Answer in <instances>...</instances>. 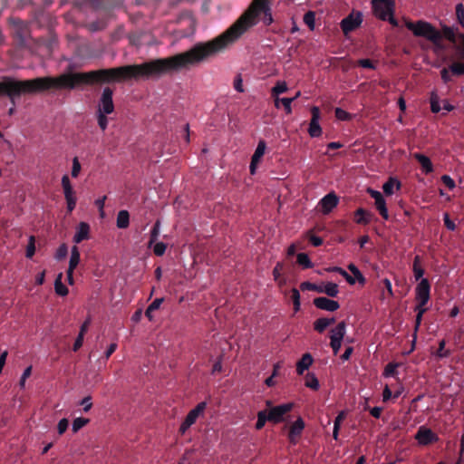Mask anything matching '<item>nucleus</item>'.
Instances as JSON below:
<instances>
[{
  "label": "nucleus",
  "mask_w": 464,
  "mask_h": 464,
  "mask_svg": "<svg viewBox=\"0 0 464 464\" xmlns=\"http://www.w3.org/2000/svg\"><path fill=\"white\" fill-rule=\"evenodd\" d=\"M67 254H68V246L65 243H63L57 248V250L54 254V257L56 260L60 261V260H63V258H65Z\"/></svg>",
  "instance_id": "obj_40"
},
{
  "label": "nucleus",
  "mask_w": 464,
  "mask_h": 464,
  "mask_svg": "<svg viewBox=\"0 0 464 464\" xmlns=\"http://www.w3.org/2000/svg\"><path fill=\"white\" fill-rule=\"evenodd\" d=\"M444 223L448 229L453 231L456 228V226L453 221L450 219L449 214L445 213L444 216Z\"/></svg>",
  "instance_id": "obj_59"
},
{
  "label": "nucleus",
  "mask_w": 464,
  "mask_h": 464,
  "mask_svg": "<svg viewBox=\"0 0 464 464\" xmlns=\"http://www.w3.org/2000/svg\"><path fill=\"white\" fill-rule=\"evenodd\" d=\"M163 301V298H156L148 307L150 308V310L152 311L158 310L160 307Z\"/></svg>",
  "instance_id": "obj_60"
},
{
  "label": "nucleus",
  "mask_w": 464,
  "mask_h": 464,
  "mask_svg": "<svg viewBox=\"0 0 464 464\" xmlns=\"http://www.w3.org/2000/svg\"><path fill=\"white\" fill-rule=\"evenodd\" d=\"M338 202L339 198L334 192L325 195L319 202L321 212L324 215L329 214Z\"/></svg>",
  "instance_id": "obj_17"
},
{
  "label": "nucleus",
  "mask_w": 464,
  "mask_h": 464,
  "mask_svg": "<svg viewBox=\"0 0 464 464\" xmlns=\"http://www.w3.org/2000/svg\"><path fill=\"white\" fill-rule=\"evenodd\" d=\"M112 94L113 92L110 88H104L98 102L96 117L98 125L102 131L108 128L107 115L114 111Z\"/></svg>",
  "instance_id": "obj_4"
},
{
  "label": "nucleus",
  "mask_w": 464,
  "mask_h": 464,
  "mask_svg": "<svg viewBox=\"0 0 464 464\" xmlns=\"http://www.w3.org/2000/svg\"><path fill=\"white\" fill-rule=\"evenodd\" d=\"M80 404L83 407L85 412L89 411L92 407V397L90 395L84 397L80 401Z\"/></svg>",
  "instance_id": "obj_53"
},
{
  "label": "nucleus",
  "mask_w": 464,
  "mask_h": 464,
  "mask_svg": "<svg viewBox=\"0 0 464 464\" xmlns=\"http://www.w3.org/2000/svg\"><path fill=\"white\" fill-rule=\"evenodd\" d=\"M445 344H446V343L444 340H441L439 343V349L436 353V355L439 358H444V357L449 356V354H450L449 351L445 350Z\"/></svg>",
  "instance_id": "obj_51"
},
{
  "label": "nucleus",
  "mask_w": 464,
  "mask_h": 464,
  "mask_svg": "<svg viewBox=\"0 0 464 464\" xmlns=\"http://www.w3.org/2000/svg\"><path fill=\"white\" fill-rule=\"evenodd\" d=\"M287 90L288 88L286 82L285 81H278L271 89V94L273 97H277L280 94L285 92Z\"/></svg>",
  "instance_id": "obj_28"
},
{
  "label": "nucleus",
  "mask_w": 464,
  "mask_h": 464,
  "mask_svg": "<svg viewBox=\"0 0 464 464\" xmlns=\"http://www.w3.org/2000/svg\"><path fill=\"white\" fill-rule=\"evenodd\" d=\"M405 26L412 32L415 36L423 37L434 44H439L442 39L441 33L431 24L426 21L411 22L404 19Z\"/></svg>",
  "instance_id": "obj_3"
},
{
  "label": "nucleus",
  "mask_w": 464,
  "mask_h": 464,
  "mask_svg": "<svg viewBox=\"0 0 464 464\" xmlns=\"http://www.w3.org/2000/svg\"><path fill=\"white\" fill-rule=\"evenodd\" d=\"M356 222L360 224H367L370 222V214L362 208H359L356 211Z\"/></svg>",
  "instance_id": "obj_36"
},
{
  "label": "nucleus",
  "mask_w": 464,
  "mask_h": 464,
  "mask_svg": "<svg viewBox=\"0 0 464 464\" xmlns=\"http://www.w3.org/2000/svg\"><path fill=\"white\" fill-rule=\"evenodd\" d=\"M61 184L66 200L67 210L72 212L76 207L77 198L68 175L65 174L62 177Z\"/></svg>",
  "instance_id": "obj_9"
},
{
  "label": "nucleus",
  "mask_w": 464,
  "mask_h": 464,
  "mask_svg": "<svg viewBox=\"0 0 464 464\" xmlns=\"http://www.w3.org/2000/svg\"><path fill=\"white\" fill-rule=\"evenodd\" d=\"M430 109L432 112H439L441 110L440 105L439 97L436 93L432 92L430 96Z\"/></svg>",
  "instance_id": "obj_42"
},
{
  "label": "nucleus",
  "mask_w": 464,
  "mask_h": 464,
  "mask_svg": "<svg viewBox=\"0 0 464 464\" xmlns=\"http://www.w3.org/2000/svg\"><path fill=\"white\" fill-rule=\"evenodd\" d=\"M383 284H384L385 288L387 290L388 295L390 297L393 296V291H392V286L391 281L388 278H385V279H383Z\"/></svg>",
  "instance_id": "obj_63"
},
{
  "label": "nucleus",
  "mask_w": 464,
  "mask_h": 464,
  "mask_svg": "<svg viewBox=\"0 0 464 464\" xmlns=\"http://www.w3.org/2000/svg\"><path fill=\"white\" fill-rule=\"evenodd\" d=\"M450 72L457 75L464 74V63H454L450 66Z\"/></svg>",
  "instance_id": "obj_48"
},
{
  "label": "nucleus",
  "mask_w": 464,
  "mask_h": 464,
  "mask_svg": "<svg viewBox=\"0 0 464 464\" xmlns=\"http://www.w3.org/2000/svg\"><path fill=\"white\" fill-rule=\"evenodd\" d=\"M291 294H292V296H291L292 301L294 304V311H295V313H297L301 307L300 293L296 288H293L291 290Z\"/></svg>",
  "instance_id": "obj_39"
},
{
  "label": "nucleus",
  "mask_w": 464,
  "mask_h": 464,
  "mask_svg": "<svg viewBox=\"0 0 464 464\" xmlns=\"http://www.w3.org/2000/svg\"><path fill=\"white\" fill-rule=\"evenodd\" d=\"M68 426H69V421L67 419L63 418V419L60 420L58 422V425H57L58 433L60 435L63 434L66 431V430L68 429Z\"/></svg>",
  "instance_id": "obj_54"
},
{
  "label": "nucleus",
  "mask_w": 464,
  "mask_h": 464,
  "mask_svg": "<svg viewBox=\"0 0 464 464\" xmlns=\"http://www.w3.org/2000/svg\"><path fill=\"white\" fill-rule=\"evenodd\" d=\"M269 413L268 411H261L257 413V420H256V430H261L266 421H269Z\"/></svg>",
  "instance_id": "obj_30"
},
{
  "label": "nucleus",
  "mask_w": 464,
  "mask_h": 464,
  "mask_svg": "<svg viewBox=\"0 0 464 464\" xmlns=\"http://www.w3.org/2000/svg\"><path fill=\"white\" fill-rule=\"evenodd\" d=\"M167 249V245L163 242H155L153 244V252L156 256H161Z\"/></svg>",
  "instance_id": "obj_44"
},
{
  "label": "nucleus",
  "mask_w": 464,
  "mask_h": 464,
  "mask_svg": "<svg viewBox=\"0 0 464 464\" xmlns=\"http://www.w3.org/2000/svg\"><path fill=\"white\" fill-rule=\"evenodd\" d=\"M206 408L207 403L205 401H201L198 403L192 410H190L180 424L179 432L181 435H185L188 429L194 425L199 418L204 416Z\"/></svg>",
  "instance_id": "obj_5"
},
{
  "label": "nucleus",
  "mask_w": 464,
  "mask_h": 464,
  "mask_svg": "<svg viewBox=\"0 0 464 464\" xmlns=\"http://www.w3.org/2000/svg\"><path fill=\"white\" fill-rule=\"evenodd\" d=\"M282 270H283L282 263H277L273 269L274 279H275V281L278 282L279 285H282L283 284H285V280L280 279Z\"/></svg>",
  "instance_id": "obj_41"
},
{
  "label": "nucleus",
  "mask_w": 464,
  "mask_h": 464,
  "mask_svg": "<svg viewBox=\"0 0 464 464\" xmlns=\"http://www.w3.org/2000/svg\"><path fill=\"white\" fill-rule=\"evenodd\" d=\"M372 4L374 14L383 21L393 13L394 0H372Z\"/></svg>",
  "instance_id": "obj_8"
},
{
  "label": "nucleus",
  "mask_w": 464,
  "mask_h": 464,
  "mask_svg": "<svg viewBox=\"0 0 464 464\" xmlns=\"http://www.w3.org/2000/svg\"><path fill=\"white\" fill-rule=\"evenodd\" d=\"M456 15L459 23L464 28V5L462 4L456 5Z\"/></svg>",
  "instance_id": "obj_46"
},
{
  "label": "nucleus",
  "mask_w": 464,
  "mask_h": 464,
  "mask_svg": "<svg viewBox=\"0 0 464 464\" xmlns=\"http://www.w3.org/2000/svg\"><path fill=\"white\" fill-rule=\"evenodd\" d=\"M335 322L334 317L332 318H319L314 323V329L318 333H323L328 326L333 324Z\"/></svg>",
  "instance_id": "obj_24"
},
{
  "label": "nucleus",
  "mask_w": 464,
  "mask_h": 464,
  "mask_svg": "<svg viewBox=\"0 0 464 464\" xmlns=\"http://www.w3.org/2000/svg\"><path fill=\"white\" fill-rule=\"evenodd\" d=\"M315 307L321 310L334 312L339 309L340 304L337 301L329 299L327 297H317L314 299Z\"/></svg>",
  "instance_id": "obj_18"
},
{
  "label": "nucleus",
  "mask_w": 464,
  "mask_h": 464,
  "mask_svg": "<svg viewBox=\"0 0 464 464\" xmlns=\"http://www.w3.org/2000/svg\"><path fill=\"white\" fill-rule=\"evenodd\" d=\"M304 421L301 417H298L290 426L288 439L289 441L295 445L298 441L299 437L301 436L304 429Z\"/></svg>",
  "instance_id": "obj_16"
},
{
  "label": "nucleus",
  "mask_w": 464,
  "mask_h": 464,
  "mask_svg": "<svg viewBox=\"0 0 464 464\" xmlns=\"http://www.w3.org/2000/svg\"><path fill=\"white\" fill-rule=\"evenodd\" d=\"M32 372V366H28L23 372L21 379L19 381V386L21 389H24L25 387V381L26 379L31 375Z\"/></svg>",
  "instance_id": "obj_52"
},
{
  "label": "nucleus",
  "mask_w": 464,
  "mask_h": 464,
  "mask_svg": "<svg viewBox=\"0 0 464 464\" xmlns=\"http://www.w3.org/2000/svg\"><path fill=\"white\" fill-rule=\"evenodd\" d=\"M89 423V419L86 418H76L73 420L72 424V430L74 433L78 432L82 428Z\"/></svg>",
  "instance_id": "obj_34"
},
{
  "label": "nucleus",
  "mask_w": 464,
  "mask_h": 464,
  "mask_svg": "<svg viewBox=\"0 0 464 464\" xmlns=\"http://www.w3.org/2000/svg\"><path fill=\"white\" fill-rule=\"evenodd\" d=\"M335 117L340 121H350L353 119V116L349 112L341 108L335 109Z\"/></svg>",
  "instance_id": "obj_45"
},
{
  "label": "nucleus",
  "mask_w": 464,
  "mask_h": 464,
  "mask_svg": "<svg viewBox=\"0 0 464 464\" xmlns=\"http://www.w3.org/2000/svg\"><path fill=\"white\" fill-rule=\"evenodd\" d=\"M297 263L304 268H311L313 266V263L308 255L304 253H299L297 255Z\"/></svg>",
  "instance_id": "obj_37"
},
{
  "label": "nucleus",
  "mask_w": 464,
  "mask_h": 464,
  "mask_svg": "<svg viewBox=\"0 0 464 464\" xmlns=\"http://www.w3.org/2000/svg\"><path fill=\"white\" fill-rule=\"evenodd\" d=\"M430 285L426 278H422L416 286L415 298L417 301L416 307H425L430 300Z\"/></svg>",
  "instance_id": "obj_10"
},
{
  "label": "nucleus",
  "mask_w": 464,
  "mask_h": 464,
  "mask_svg": "<svg viewBox=\"0 0 464 464\" xmlns=\"http://www.w3.org/2000/svg\"><path fill=\"white\" fill-rule=\"evenodd\" d=\"M413 274L416 280L422 279V276L424 275V269L422 268L420 265V258L419 256H416L414 257L413 261Z\"/></svg>",
  "instance_id": "obj_27"
},
{
  "label": "nucleus",
  "mask_w": 464,
  "mask_h": 464,
  "mask_svg": "<svg viewBox=\"0 0 464 464\" xmlns=\"http://www.w3.org/2000/svg\"><path fill=\"white\" fill-rule=\"evenodd\" d=\"M83 337H84V334H82L79 333V334L74 342V344H73V351H77L80 347H82V343H83Z\"/></svg>",
  "instance_id": "obj_61"
},
{
  "label": "nucleus",
  "mask_w": 464,
  "mask_h": 464,
  "mask_svg": "<svg viewBox=\"0 0 464 464\" xmlns=\"http://www.w3.org/2000/svg\"><path fill=\"white\" fill-rule=\"evenodd\" d=\"M367 193L374 199V206L376 209L379 211L380 215L385 219H389V212L386 206V200L384 199L382 194L372 188H367Z\"/></svg>",
  "instance_id": "obj_13"
},
{
  "label": "nucleus",
  "mask_w": 464,
  "mask_h": 464,
  "mask_svg": "<svg viewBox=\"0 0 464 464\" xmlns=\"http://www.w3.org/2000/svg\"><path fill=\"white\" fill-rule=\"evenodd\" d=\"M45 280V270H43L35 276V284L42 285Z\"/></svg>",
  "instance_id": "obj_62"
},
{
  "label": "nucleus",
  "mask_w": 464,
  "mask_h": 464,
  "mask_svg": "<svg viewBox=\"0 0 464 464\" xmlns=\"http://www.w3.org/2000/svg\"><path fill=\"white\" fill-rule=\"evenodd\" d=\"M415 310L417 311L416 324H415V333H416L420 325L422 315L426 311V307H415Z\"/></svg>",
  "instance_id": "obj_49"
},
{
  "label": "nucleus",
  "mask_w": 464,
  "mask_h": 464,
  "mask_svg": "<svg viewBox=\"0 0 464 464\" xmlns=\"http://www.w3.org/2000/svg\"><path fill=\"white\" fill-rule=\"evenodd\" d=\"M266 405L269 407V421L273 423H279L284 421L285 420V414L290 412L294 408V403L292 402L271 406V401H267Z\"/></svg>",
  "instance_id": "obj_6"
},
{
  "label": "nucleus",
  "mask_w": 464,
  "mask_h": 464,
  "mask_svg": "<svg viewBox=\"0 0 464 464\" xmlns=\"http://www.w3.org/2000/svg\"><path fill=\"white\" fill-rule=\"evenodd\" d=\"M304 23L309 27L311 31H314L315 28V13L313 11H308L304 15Z\"/></svg>",
  "instance_id": "obj_32"
},
{
  "label": "nucleus",
  "mask_w": 464,
  "mask_h": 464,
  "mask_svg": "<svg viewBox=\"0 0 464 464\" xmlns=\"http://www.w3.org/2000/svg\"><path fill=\"white\" fill-rule=\"evenodd\" d=\"M306 237L314 246H319L323 244V239L317 236H314L311 231L306 233Z\"/></svg>",
  "instance_id": "obj_50"
},
{
  "label": "nucleus",
  "mask_w": 464,
  "mask_h": 464,
  "mask_svg": "<svg viewBox=\"0 0 464 464\" xmlns=\"http://www.w3.org/2000/svg\"><path fill=\"white\" fill-rule=\"evenodd\" d=\"M63 275L59 273L54 280V292L59 296H66L69 294L67 286L63 282Z\"/></svg>",
  "instance_id": "obj_21"
},
{
  "label": "nucleus",
  "mask_w": 464,
  "mask_h": 464,
  "mask_svg": "<svg viewBox=\"0 0 464 464\" xmlns=\"http://www.w3.org/2000/svg\"><path fill=\"white\" fill-rule=\"evenodd\" d=\"M121 81H125V66L88 72L63 73L58 77H41L26 81L6 79L0 82V95L5 94L13 100L21 94L49 89H73L80 84Z\"/></svg>",
  "instance_id": "obj_1"
},
{
  "label": "nucleus",
  "mask_w": 464,
  "mask_h": 464,
  "mask_svg": "<svg viewBox=\"0 0 464 464\" xmlns=\"http://www.w3.org/2000/svg\"><path fill=\"white\" fill-rule=\"evenodd\" d=\"M392 396V391L390 390L389 386L386 385L383 389V392H382V400L383 401H387L388 400H390Z\"/></svg>",
  "instance_id": "obj_64"
},
{
  "label": "nucleus",
  "mask_w": 464,
  "mask_h": 464,
  "mask_svg": "<svg viewBox=\"0 0 464 464\" xmlns=\"http://www.w3.org/2000/svg\"><path fill=\"white\" fill-rule=\"evenodd\" d=\"M362 23V15L360 12H352L341 22V28L345 35L358 28Z\"/></svg>",
  "instance_id": "obj_11"
},
{
  "label": "nucleus",
  "mask_w": 464,
  "mask_h": 464,
  "mask_svg": "<svg viewBox=\"0 0 464 464\" xmlns=\"http://www.w3.org/2000/svg\"><path fill=\"white\" fill-rule=\"evenodd\" d=\"M324 294L327 295L330 297H335L339 293V288L337 284L328 282L324 283Z\"/></svg>",
  "instance_id": "obj_31"
},
{
  "label": "nucleus",
  "mask_w": 464,
  "mask_h": 464,
  "mask_svg": "<svg viewBox=\"0 0 464 464\" xmlns=\"http://www.w3.org/2000/svg\"><path fill=\"white\" fill-rule=\"evenodd\" d=\"M401 188V183L397 179L390 178L387 182H385L382 186L383 192L387 196H392L394 194L396 190H399Z\"/></svg>",
  "instance_id": "obj_22"
},
{
  "label": "nucleus",
  "mask_w": 464,
  "mask_h": 464,
  "mask_svg": "<svg viewBox=\"0 0 464 464\" xmlns=\"http://www.w3.org/2000/svg\"><path fill=\"white\" fill-rule=\"evenodd\" d=\"M90 225L86 222H80L76 227L75 234L72 237V240L75 244H79L83 240H87L90 238Z\"/></svg>",
  "instance_id": "obj_19"
},
{
  "label": "nucleus",
  "mask_w": 464,
  "mask_h": 464,
  "mask_svg": "<svg viewBox=\"0 0 464 464\" xmlns=\"http://www.w3.org/2000/svg\"><path fill=\"white\" fill-rule=\"evenodd\" d=\"M314 359L310 353L303 354L302 358L296 363V372L298 374H303L312 364Z\"/></svg>",
  "instance_id": "obj_20"
},
{
  "label": "nucleus",
  "mask_w": 464,
  "mask_h": 464,
  "mask_svg": "<svg viewBox=\"0 0 464 464\" xmlns=\"http://www.w3.org/2000/svg\"><path fill=\"white\" fill-rule=\"evenodd\" d=\"M234 88L238 92H244L243 78L241 74H237L234 79Z\"/></svg>",
  "instance_id": "obj_47"
},
{
  "label": "nucleus",
  "mask_w": 464,
  "mask_h": 464,
  "mask_svg": "<svg viewBox=\"0 0 464 464\" xmlns=\"http://www.w3.org/2000/svg\"><path fill=\"white\" fill-rule=\"evenodd\" d=\"M397 366H398V364H395V363L387 364L385 367V370H384V373H383L384 376L389 377V376L394 375L396 372Z\"/></svg>",
  "instance_id": "obj_55"
},
{
  "label": "nucleus",
  "mask_w": 464,
  "mask_h": 464,
  "mask_svg": "<svg viewBox=\"0 0 464 464\" xmlns=\"http://www.w3.org/2000/svg\"><path fill=\"white\" fill-rule=\"evenodd\" d=\"M441 180L450 189H453L455 188V182L450 176H442Z\"/></svg>",
  "instance_id": "obj_56"
},
{
  "label": "nucleus",
  "mask_w": 464,
  "mask_h": 464,
  "mask_svg": "<svg viewBox=\"0 0 464 464\" xmlns=\"http://www.w3.org/2000/svg\"><path fill=\"white\" fill-rule=\"evenodd\" d=\"M305 386L312 389V390H318L319 389V381L316 378V376L314 373H307L305 376Z\"/></svg>",
  "instance_id": "obj_29"
},
{
  "label": "nucleus",
  "mask_w": 464,
  "mask_h": 464,
  "mask_svg": "<svg viewBox=\"0 0 464 464\" xmlns=\"http://www.w3.org/2000/svg\"><path fill=\"white\" fill-rule=\"evenodd\" d=\"M346 334L345 322H340L334 328L330 331V345L334 353L336 355L342 346V342Z\"/></svg>",
  "instance_id": "obj_7"
},
{
  "label": "nucleus",
  "mask_w": 464,
  "mask_h": 464,
  "mask_svg": "<svg viewBox=\"0 0 464 464\" xmlns=\"http://www.w3.org/2000/svg\"><path fill=\"white\" fill-rule=\"evenodd\" d=\"M160 233V221L157 220L150 231V239L149 242V246H151L158 239Z\"/></svg>",
  "instance_id": "obj_33"
},
{
  "label": "nucleus",
  "mask_w": 464,
  "mask_h": 464,
  "mask_svg": "<svg viewBox=\"0 0 464 464\" xmlns=\"http://www.w3.org/2000/svg\"><path fill=\"white\" fill-rule=\"evenodd\" d=\"M35 253V237L34 236H30L28 238V244L26 246L25 256L27 258H32Z\"/></svg>",
  "instance_id": "obj_38"
},
{
  "label": "nucleus",
  "mask_w": 464,
  "mask_h": 464,
  "mask_svg": "<svg viewBox=\"0 0 464 464\" xmlns=\"http://www.w3.org/2000/svg\"><path fill=\"white\" fill-rule=\"evenodd\" d=\"M312 118L308 127V134L312 138H318L322 135L323 130L320 126L321 112L318 107L311 108Z\"/></svg>",
  "instance_id": "obj_12"
},
{
  "label": "nucleus",
  "mask_w": 464,
  "mask_h": 464,
  "mask_svg": "<svg viewBox=\"0 0 464 464\" xmlns=\"http://www.w3.org/2000/svg\"><path fill=\"white\" fill-rule=\"evenodd\" d=\"M81 260L80 250L77 246H73L71 248V256L69 260V266L71 267H77Z\"/></svg>",
  "instance_id": "obj_26"
},
{
  "label": "nucleus",
  "mask_w": 464,
  "mask_h": 464,
  "mask_svg": "<svg viewBox=\"0 0 464 464\" xmlns=\"http://www.w3.org/2000/svg\"><path fill=\"white\" fill-rule=\"evenodd\" d=\"M119 228H127L130 225V215L127 210H121L117 215L116 220Z\"/></svg>",
  "instance_id": "obj_25"
},
{
  "label": "nucleus",
  "mask_w": 464,
  "mask_h": 464,
  "mask_svg": "<svg viewBox=\"0 0 464 464\" xmlns=\"http://www.w3.org/2000/svg\"><path fill=\"white\" fill-rule=\"evenodd\" d=\"M358 64L362 68L374 69L372 62L369 59H361L358 61Z\"/></svg>",
  "instance_id": "obj_57"
},
{
  "label": "nucleus",
  "mask_w": 464,
  "mask_h": 464,
  "mask_svg": "<svg viewBox=\"0 0 464 464\" xmlns=\"http://www.w3.org/2000/svg\"><path fill=\"white\" fill-rule=\"evenodd\" d=\"M345 411H341L337 417L335 418L334 420V427L335 428H339L341 427V423L343 422V420L345 419Z\"/></svg>",
  "instance_id": "obj_58"
},
{
  "label": "nucleus",
  "mask_w": 464,
  "mask_h": 464,
  "mask_svg": "<svg viewBox=\"0 0 464 464\" xmlns=\"http://www.w3.org/2000/svg\"><path fill=\"white\" fill-rule=\"evenodd\" d=\"M413 157L420 164L422 171H424L425 173H430L433 171V165L427 156L420 153H415Z\"/></svg>",
  "instance_id": "obj_23"
},
{
  "label": "nucleus",
  "mask_w": 464,
  "mask_h": 464,
  "mask_svg": "<svg viewBox=\"0 0 464 464\" xmlns=\"http://www.w3.org/2000/svg\"><path fill=\"white\" fill-rule=\"evenodd\" d=\"M81 170H82L81 163H80L78 158L74 157L72 159V171H71L72 177L77 178L80 175Z\"/></svg>",
  "instance_id": "obj_43"
},
{
  "label": "nucleus",
  "mask_w": 464,
  "mask_h": 464,
  "mask_svg": "<svg viewBox=\"0 0 464 464\" xmlns=\"http://www.w3.org/2000/svg\"><path fill=\"white\" fill-rule=\"evenodd\" d=\"M259 21L266 25L271 24L274 21L269 0H253L248 8L222 34L212 41L198 44L188 51L167 59H207L233 44Z\"/></svg>",
  "instance_id": "obj_2"
},
{
  "label": "nucleus",
  "mask_w": 464,
  "mask_h": 464,
  "mask_svg": "<svg viewBox=\"0 0 464 464\" xmlns=\"http://www.w3.org/2000/svg\"><path fill=\"white\" fill-rule=\"evenodd\" d=\"M348 269L354 276L355 281L357 280L360 284L363 285L365 283V278L358 267L354 264H349Z\"/></svg>",
  "instance_id": "obj_35"
},
{
  "label": "nucleus",
  "mask_w": 464,
  "mask_h": 464,
  "mask_svg": "<svg viewBox=\"0 0 464 464\" xmlns=\"http://www.w3.org/2000/svg\"><path fill=\"white\" fill-rule=\"evenodd\" d=\"M266 143L265 140H261L258 141L257 146L255 150L254 154L251 158V162L249 166L250 173L254 175L256 171L257 166L260 163L263 156L266 153Z\"/></svg>",
  "instance_id": "obj_15"
},
{
  "label": "nucleus",
  "mask_w": 464,
  "mask_h": 464,
  "mask_svg": "<svg viewBox=\"0 0 464 464\" xmlns=\"http://www.w3.org/2000/svg\"><path fill=\"white\" fill-rule=\"evenodd\" d=\"M415 440L420 445L424 446L438 441L439 437L430 429L420 426L415 434Z\"/></svg>",
  "instance_id": "obj_14"
}]
</instances>
